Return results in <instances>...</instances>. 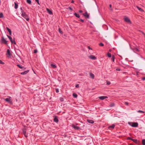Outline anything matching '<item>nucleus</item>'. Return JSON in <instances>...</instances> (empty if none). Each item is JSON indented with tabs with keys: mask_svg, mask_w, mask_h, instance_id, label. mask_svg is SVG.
<instances>
[{
	"mask_svg": "<svg viewBox=\"0 0 145 145\" xmlns=\"http://www.w3.org/2000/svg\"><path fill=\"white\" fill-rule=\"evenodd\" d=\"M21 15L22 17L25 19L27 21L29 20V19L28 17L27 14L24 11L22 12Z\"/></svg>",
	"mask_w": 145,
	"mask_h": 145,
	"instance_id": "1",
	"label": "nucleus"
},
{
	"mask_svg": "<svg viewBox=\"0 0 145 145\" xmlns=\"http://www.w3.org/2000/svg\"><path fill=\"white\" fill-rule=\"evenodd\" d=\"M4 100L6 101L7 102L10 104H12V100L11 97H9V98H7L4 99Z\"/></svg>",
	"mask_w": 145,
	"mask_h": 145,
	"instance_id": "2",
	"label": "nucleus"
},
{
	"mask_svg": "<svg viewBox=\"0 0 145 145\" xmlns=\"http://www.w3.org/2000/svg\"><path fill=\"white\" fill-rule=\"evenodd\" d=\"M131 49L134 52H140V50L138 48L136 47H131Z\"/></svg>",
	"mask_w": 145,
	"mask_h": 145,
	"instance_id": "3",
	"label": "nucleus"
},
{
	"mask_svg": "<svg viewBox=\"0 0 145 145\" xmlns=\"http://www.w3.org/2000/svg\"><path fill=\"white\" fill-rule=\"evenodd\" d=\"M23 133L25 137L27 138L28 137L27 134L26 130L25 129H23L22 130Z\"/></svg>",
	"mask_w": 145,
	"mask_h": 145,
	"instance_id": "4",
	"label": "nucleus"
},
{
	"mask_svg": "<svg viewBox=\"0 0 145 145\" xmlns=\"http://www.w3.org/2000/svg\"><path fill=\"white\" fill-rule=\"evenodd\" d=\"M124 21L128 23L131 24V22L130 21V19L127 17H126L124 18Z\"/></svg>",
	"mask_w": 145,
	"mask_h": 145,
	"instance_id": "5",
	"label": "nucleus"
},
{
	"mask_svg": "<svg viewBox=\"0 0 145 145\" xmlns=\"http://www.w3.org/2000/svg\"><path fill=\"white\" fill-rule=\"evenodd\" d=\"M72 127L76 130H78L80 129L79 127L76 126L74 125H72Z\"/></svg>",
	"mask_w": 145,
	"mask_h": 145,
	"instance_id": "6",
	"label": "nucleus"
},
{
	"mask_svg": "<svg viewBox=\"0 0 145 145\" xmlns=\"http://www.w3.org/2000/svg\"><path fill=\"white\" fill-rule=\"evenodd\" d=\"M138 125V123L137 122H134L132 123L131 126L133 127H137Z\"/></svg>",
	"mask_w": 145,
	"mask_h": 145,
	"instance_id": "7",
	"label": "nucleus"
},
{
	"mask_svg": "<svg viewBox=\"0 0 145 145\" xmlns=\"http://www.w3.org/2000/svg\"><path fill=\"white\" fill-rule=\"evenodd\" d=\"M9 40H10V41L11 42L12 44H16V42L15 41L14 39L13 40L12 39V38L11 37L10 38H9Z\"/></svg>",
	"mask_w": 145,
	"mask_h": 145,
	"instance_id": "8",
	"label": "nucleus"
},
{
	"mask_svg": "<svg viewBox=\"0 0 145 145\" xmlns=\"http://www.w3.org/2000/svg\"><path fill=\"white\" fill-rule=\"evenodd\" d=\"M1 40V41L2 42H4L5 44H7V40H5V39H4V38L3 37H2Z\"/></svg>",
	"mask_w": 145,
	"mask_h": 145,
	"instance_id": "9",
	"label": "nucleus"
},
{
	"mask_svg": "<svg viewBox=\"0 0 145 145\" xmlns=\"http://www.w3.org/2000/svg\"><path fill=\"white\" fill-rule=\"evenodd\" d=\"M83 15L84 16L86 17V18H89V16L87 12H85V13H83Z\"/></svg>",
	"mask_w": 145,
	"mask_h": 145,
	"instance_id": "10",
	"label": "nucleus"
},
{
	"mask_svg": "<svg viewBox=\"0 0 145 145\" xmlns=\"http://www.w3.org/2000/svg\"><path fill=\"white\" fill-rule=\"evenodd\" d=\"M54 121L57 123L58 122V119L57 117L56 116H55L54 119Z\"/></svg>",
	"mask_w": 145,
	"mask_h": 145,
	"instance_id": "11",
	"label": "nucleus"
},
{
	"mask_svg": "<svg viewBox=\"0 0 145 145\" xmlns=\"http://www.w3.org/2000/svg\"><path fill=\"white\" fill-rule=\"evenodd\" d=\"M89 58L91 59L95 60L96 59V57L95 56L92 55H91L89 56Z\"/></svg>",
	"mask_w": 145,
	"mask_h": 145,
	"instance_id": "12",
	"label": "nucleus"
},
{
	"mask_svg": "<svg viewBox=\"0 0 145 145\" xmlns=\"http://www.w3.org/2000/svg\"><path fill=\"white\" fill-rule=\"evenodd\" d=\"M99 98L101 100H103L107 98V97L105 96H102L100 97Z\"/></svg>",
	"mask_w": 145,
	"mask_h": 145,
	"instance_id": "13",
	"label": "nucleus"
},
{
	"mask_svg": "<svg viewBox=\"0 0 145 145\" xmlns=\"http://www.w3.org/2000/svg\"><path fill=\"white\" fill-rule=\"evenodd\" d=\"M87 121L88 122L90 123H94V121L92 120L87 119Z\"/></svg>",
	"mask_w": 145,
	"mask_h": 145,
	"instance_id": "14",
	"label": "nucleus"
},
{
	"mask_svg": "<svg viewBox=\"0 0 145 145\" xmlns=\"http://www.w3.org/2000/svg\"><path fill=\"white\" fill-rule=\"evenodd\" d=\"M115 126V125L114 124H113L112 125L109 126L108 127V129H110V128L113 129L114 128Z\"/></svg>",
	"mask_w": 145,
	"mask_h": 145,
	"instance_id": "15",
	"label": "nucleus"
},
{
	"mask_svg": "<svg viewBox=\"0 0 145 145\" xmlns=\"http://www.w3.org/2000/svg\"><path fill=\"white\" fill-rule=\"evenodd\" d=\"M29 70H27L25 71L24 72H21L20 73L22 75H24L27 74L29 72Z\"/></svg>",
	"mask_w": 145,
	"mask_h": 145,
	"instance_id": "16",
	"label": "nucleus"
},
{
	"mask_svg": "<svg viewBox=\"0 0 145 145\" xmlns=\"http://www.w3.org/2000/svg\"><path fill=\"white\" fill-rule=\"evenodd\" d=\"M46 10L47 12L49 14L52 15L53 14V13L51 10H50L48 8H47Z\"/></svg>",
	"mask_w": 145,
	"mask_h": 145,
	"instance_id": "17",
	"label": "nucleus"
},
{
	"mask_svg": "<svg viewBox=\"0 0 145 145\" xmlns=\"http://www.w3.org/2000/svg\"><path fill=\"white\" fill-rule=\"evenodd\" d=\"M6 29H7V31L9 33V34L10 35H11L12 34V31L11 30L9 29L8 27H7Z\"/></svg>",
	"mask_w": 145,
	"mask_h": 145,
	"instance_id": "18",
	"label": "nucleus"
},
{
	"mask_svg": "<svg viewBox=\"0 0 145 145\" xmlns=\"http://www.w3.org/2000/svg\"><path fill=\"white\" fill-rule=\"evenodd\" d=\"M14 8L15 9H16L18 8V5L16 2H14Z\"/></svg>",
	"mask_w": 145,
	"mask_h": 145,
	"instance_id": "19",
	"label": "nucleus"
},
{
	"mask_svg": "<svg viewBox=\"0 0 145 145\" xmlns=\"http://www.w3.org/2000/svg\"><path fill=\"white\" fill-rule=\"evenodd\" d=\"M7 54H8L9 56H11V54L10 52V51L8 49L7 50Z\"/></svg>",
	"mask_w": 145,
	"mask_h": 145,
	"instance_id": "20",
	"label": "nucleus"
},
{
	"mask_svg": "<svg viewBox=\"0 0 145 145\" xmlns=\"http://www.w3.org/2000/svg\"><path fill=\"white\" fill-rule=\"evenodd\" d=\"M90 77L92 78V79H93L94 78V75L93 73H90Z\"/></svg>",
	"mask_w": 145,
	"mask_h": 145,
	"instance_id": "21",
	"label": "nucleus"
},
{
	"mask_svg": "<svg viewBox=\"0 0 145 145\" xmlns=\"http://www.w3.org/2000/svg\"><path fill=\"white\" fill-rule=\"evenodd\" d=\"M74 15L77 18H79L80 16L79 14H77L76 12L74 13Z\"/></svg>",
	"mask_w": 145,
	"mask_h": 145,
	"instance_id": "22",
	"label": "nucleus"
},
{
	"mask_svg": "<svg viewBox=\"0 0 145 145\" xmlns=\"http://www.w3.org/2000/svg\"><path fill=\"white\" fill-rule=\"evenodd\" d=\"M137 8L138 10H139L141 12H143L144 11V10H143V9L140 8L139 7H138V6H137Z\"/></svg>",
	"mask_w": 145,
	"mask_h": 145,
	"instance_id": "23",
	"label": "nucleus"
},
{
	"mask_svg": "<svg viewBox=\"0 0 145 145\" xmlns=\"http://www.w3.org/2000/svg\"><path fill=\"white\" fill-rule=\"evenodd\" d=\"M131 140L133 141L135 143H137V139H133L132 138Z\"/></svg>",
	"mask_w": 145,
	"mask_h": 145,
	"instance_id": "24",
	"label": "nucleus"
},
{
	"mask_svg": "<svg viewBox=\"0 0 145 145\" xmlns=\"http://www.w3.org/2000/svg\"><path fill=\"white\" fill-rule=\"evenodd\" d=\"M111 59L112 61L114 62V61L115 56L114 55H112V56Z\"/></svg>",
	"mask_w": 145,
	"mask_h": 145,
	"instance_id": "25",
	"label": "nucleus"
},
{
	"mask_svg": "<svg viewBox=\"0 0 145 145\" xmlns=\"http://www.w3.org/2000/svg\"><path fill=\"white\" fill-rule=\"evenodd\" d=\"M72 95H73V97H74V98H77V94H76V93H73V94H72Z\"/></svg>",
	"mask_w": 145,
	"mask_h": 145,
	"instance_id": "26",
	"label": "nucleus"
},
{
	"mask_svg": "<svg viewBox=\"0 0 145 145\" xmlns=\"http://www.w3.org/2000/svg\"><path fill=\"white\" fill-rule=\"evenodd\" d=\"M115 105V104L114 103H111V104H110L109 105V106L110 107H113V106H114Z\"/></svg>",
	"mask_w": 145,
	"mask_h": 145,
	"instance_id": "27",
	"label": "nucleus"
},
{
	"mask_svg": "<svg viewBox=\"0 0 145 145\" xmlns=\"http://www.w3.org/2000/svg\"><path fill=\"white\" fill-rule=\"evenodd\" d=\"M27 2L29 4H31V0H26Z\"/></svg>",
	"mask_w": 145,
	"mask_h": 145,
	"instance_id": "28",
	"label": "nucleus"
},
{
	"mask_svg": "<svg viewBox=\"0 0 145 145\" xmlns=\"http://www.w3.org/2000/svg\"><path fill=\"white\" fill-rule=\"evenodd\" d=\"M51 66L53 68H56L57 67V66L53 64H51Z\"/></svg>",
	"mask_w": 145,
	"mask_h": 145,
	"instance_id": "29",
	"label": "nucleus"
},
{
	"mask_svg": "<svg viewBox=\"0 0 145 145\" xmlns=\"http://www.w3.org/2000/svg\"><path fill=\"white\" fill-rule=\"evenodd\" d=\"M107 56L108 57H111V54L110 53H108L107 54Z\"/></svg>",
	"mask_w": 145,
	"mask_h": 145,
	"instance_id": "30",
	"label": "nucleus"
},
{
	"mask_svg": "<svg viewBox=\"0 0 145 145\" xmlns=\"http://www.w3.org/2000/svg\"><path fill=\"white\" fill-rule=\"evenodd\" d=\"M142 143L143 145H145V139H143L142 140Z\"/></svg>",
	"mask_w": 145,
	"mask_h": 145,
	"instance_id": "31",
	"label": "nucleus"
},
{
	"mask_svg": "<svg viewBox=\"0 0 145 145\" xmlns=\"http://www.w3.org/2000/svg\"><path fill=\"white\" fill-rule=\"evenodd\" d=\"M3 15L2 13H0V18H3Z\"/></svg>",
	"mask_w": 145,
	"mask_h": 145,
	"instance_id": "32",
	"label": "nucleus"
},
{
	"mask_svg": "<svg viewBox=\"0 0 145 145\" xmlns=\"http://www.w3.org/2000/svg\"><path fill=\"white\" fill-rule=\"evenodd\" d=\"M106 84L107 85H110V84L111 83L109 81L107 80L106 81Z\"/></svg>",
	"mask_w": 145,
	"mask_h": 145,
	"instance_id": "33",
	"label": "nucleus"
},
{
	"mask_svg": "<svg viewBox=\"0 0 145 145\" xmlns=\"http://www.w3.org/2000/svg\"><path fill=\"white\" fill-rule=\"evenodd\" d=\"M58 30H59V32L60 33H61V34H62L63 33V32L61 31V29H60V28H59V29Z\"/></svg>",
	"mask_w": 145,
	"mask_h": 145,
	"instance_id": "34",
	"label": "nucleus"
},
{
	"mask_svg": "<svg viewBox=\"0 0 145 145\" xmlns=\"http://www.w3.org/2000/svg\"><path fill=\"white\" fill-rule=\"evenodd\" d=\"M59 99L60 101L61 102H63L64 101V98L63 97H60Z\"/></svg>",
	"mask_w": 145,
	"mask_h": 145,
	"instance_id": "35",
	"label": "nucleus"
},
{
	"mask_svg": "<svg viewBox=\"0 0 145 145\" xmlns=\"http://www.w3.org/2000/svg\"><path fill=\"white\" fill-rule=\"evenodd\" d=\"M138 112H139V113H144L145 112L143 111H142V110H139L138 111Z\"/></svg>",
	"mask_w": 145,
	"mask_h": 145,
	"instance_id": "36",
	"label": "nucleus"
},
{
	"mask_svg": "<svg viewBox=\"0 0 145 145\" xmlns=\"http://www.w3.org/2000/svg\"><path fill=\"white\" fill-rule=\"evenodd\" d=\"M67 9H69V10L72 11L73 10L70 7H69L68 8H67Z\"/></svg>",
	"mask_w": 145,
	"mask_h": 145,
	"instance_id": "37",
	"label": "nucleus"
},
{
	"mask_svg": "<svg viewBox=\"0 0 145 145\" xmlns=\"http://www.w3.org/2000/svg\"><path fill=\"white\" fill-rule=\"evenodd\" d=\"M99 45L100 46H104V44L102 42H101L100 43Z\"/></svg>",
	"mask_w": 145,
	"mask_h": 145,
	"instance_id": "38",
	"label": "nucleus"
},
{
	"mask_svg": "<svg viewBox=\"0 0 145 145\" xmlns=\"http://www.w3.org/2000/svg\"><path fill=\"white\" fill-rule=\"evenodd\" d=\"M0 64H4V63L0 59Z\"/></svg>",
	"mask_w": 145,
	"mask_h": 145,
	"instance_id": "39",
	"label": "nucleus"
},
{
	"mask_svg": "<svg viewBox=\"0 0 145 145\" xmlns=\"http://www.w3.org/2000/svg\"><path fill=\"white\" fill-rule=\"evenodd\" d=\"M17 66L20 68L22 69V67L20 65L18 64L17 65Z\"/></svg>",
	"mask_w": 145,
	"mask_h": 145,
	"instance_id": "40",
	"label": "nucleus"
},
{
	"mask_svg": "<svg viewBox=\"0 0 145 145\" xmlns=\"http://www.w3.org/2000/svg\"><path fill=\"white\" fill-rule=\"evenodd\" d=\"M35 1L37 3V4L40 5V3H39V0H35Z\"/></svg>",
	"mask_w": 145,
	"mask_h": 145,
	"instance_id": "41",
	"label": "nucleus"
},
{
	"mask_svg": "<svg viewBox=\"0 0 145 145\" xmlns=\"http://www.w3.org/2000/svg\"><path fill=\"white\" fill-rule=\"evenodd\" d=\"M37 50L35 49V50H34V52H33L34 53L36 54V53H37Z\"/></svg>",
	"mask_w": 145,
	"mask_h": 145,
	"instance_id": "42",
	"label": "nucleus"
},
{
	"mask_svg": "<svg viewBox=\"0 0 145 145\" xmlns=\"http://www.w3.org/2000/svg\"><path fill=\"white\" fill-rule=\"evenodd\" d=\"M75 87L76 88H79V85L78 84H77L75 86Z\"/></svg>",
	"mask_w": 145,
	"mask_h": 145,
	"instance_id": "43",
	"label": "nucleus"
},
{
	"mask_svg": "<svg viewBox=\"0 0 145 145\" xmlns=\"http://www.w3.org/2000/svg\"><path fill=\"white\" fill-rule=\"evenodd\" d=\"M127 140H131V139H132V138H131V137H128L127 138Z\"/></svg>",
	"mask_w": 145,
	"mask_h": 145,
	"instance_id": "44",
	"label": "nucleus"
},
{
	"mask_svg": "<svg viewBox=\"0 0 145 145\" xmlns=\"http://www.w3.org/2000/svg\"><path fill=\"white\" fill-rule=\"evenodd\" d=\"M116 70L117 71H120L121 70V69L119 68H117L116 69Z\"/></svg>",
	"mask_w": 145,
	"mask_h": 145,
	"instance_id": "45",
	"label": "nucleus"
},
{
	"mask_svg": "<svg viewBox=\"0 0 145 145\" xmlns=\"http://www.w3.org/2000/svg\"><path fill=\"white\" fill-rule=\"evenodd\" d=\"M56 93H58L59 92V90L58 89H56Z\"/></svg>",
	"mask_w": 145,
	"mask_h": 145,
	"instance_id": "46",
	"label": "nucleus"
},
{
	"mask_svg": "<svg viewBox=\"0 0 145 145\" xmlns=\"http://www.w3.org/2000/svg\"><path fill=\"white\" fill-rule=\"evenodd\" d=\"M20 9L21 10V13L24 12L22 8V7H21L20 8Z\"/></svg>",
	"mask_w": 145,
	"mask_h": 145,
	"instance_id": "47",
	"label": "nucleus"
},
{
	"mask_svg": "<svg viewBox=\"0 0 145 145\" xmlns=\"http://www.w3.org/2000/svg\"><path fill=\"white\" fill-rule=\"evenodd\" d=\"M125 104L126 105H128V104H129V103L127 102H125Z\"/></svg>",
	"mask_w": 145,
	"mask_h": 145,
	"instance_id": "48",
	"label": "nucleus"
},
{
	"mask_svg": "<svg viewBox=\"0 0 145 145\" xmlns=\"http://www.w3.org/2000/svg\"><path fill=\"white\" fill-rule=\"evenodd\" d=\"M88 48L89 49V50H92V49L91 48L90 46H88Z\"/></svg>",
	"mask_w": 145,
	"mask_h": 145,
	"instance_id": "49",
	"label": "nucleus"
},
{
	"mask_svg": "<svg viewBox=\"0 0 145 145\" xmlns=\"http://www.w3.org/2000/svg\"><path fill=\"white\" fill-rule=\"evenodd\" d=\"M142 80H145V77H143V78H142Z\"/></svg>",
	"mask_w": 145,
	"mask_h": 145,
	"instance_id": "50",
	"label": "nucleus"
},
{
	"mask_svg": "<svg viewBox=\"0 0 145 145\" xmlns=\"http://www.w3.org/2000/svg\"><path fill=\"white\" fill-rule=\"evenodd\" d=\"M79 12H80V13H82L83 11L82 10H80L79 11Z\"/></svg>",
	"mask_w": 145,
	"mask_h": 145,
	"instance_id": "51",
	"label": "nucleus"
},
{
	"mask_svg": "<svg viewBox=\"0 0 145 145\" xmlns=\"http://www.w3.org/2000/svg\"><path fill=\"white\" fill-rule=\"evenodd\" d=\"M25 67H22V69H23V70H24L25 69Z\"/></svg>",
	"mask_w": 145,
	"mask_h": 145,
	"instance_id": "52",
	"label": "nucleus"
},
{
	"mask_svg": "<svg viewBox=\"0 0 145 145\" xmlns=\"http://www.w3.org/2000/svg\"><path fill=\"white\" fill-rule=\"evenodd\" d=\"M80 20L82 22H84V20L82 19H80Z\"/></svg>",
	"mask_w": 145,
	"mask_h": 145,
	"instance_id": "53",
	"label": "nucleus"
},
{
	"mask_svg": "<svg viewBox=\"0 0 145 145\" xmlns=\"http://www.w3.org/2000/svg\"><path fill=\"white\" fill-rule=\"evenodd\" d=\"M7 36L9 38H9H10L11 37L10 36L8 35H7Z\"/></svg>",
	"mask_w": 145,
	"mask_h": 145,
	"instance_id": "54",
	"label": "nucleus"
},
{
	"mask_svg": "<svg viewBox=\"0 0 145 145\" xmlns=\"http://www.w3.org/2000/svg\"><path fill=\"white\" fill-rule=\"evenodd\" d=\"M141 32H142V34L143 35H145V33H144L142 31Z\"/></svg>",
	"mask_w": 145,
	"mask_h": 145,
	"instance_id": "55",
	"label": "nucleus"
},
{
	"mask_svg": "<svg viewBox=\"0 0 145 145\" xmlns=\"http://www.w3.org/2000/svg\"><path fill=\"white\" fill-rule=\"evenodd\" d=\"M109 7H110V8H111L112 7V5H111L110 4L109 5Z\"/></svg>",
	"mask_w": 145,
	"mask_h": 145,
	"instance_id": "56",
	"label": "nucleus"
},
{
	"mask_svg": "<svg viewBox=\"0 0 145 145\" xmlns=\"http://www.w3.org/2000/svg\"><path fill=\"white\" fill-rule=\"evenodd\" d=\"M74 1L73 0H72V1H71V3H74Z\"/></svg>",
	"mask_w": 145,
	"mask_h": 145,
	"instance_id": "57",
	"label": "nucleus"
},
{
	"mask_svg": "<svg viewBox=\"0 0 145 145\" xmlns=\"http://www.w3.org/2000/svg\"><path fill=\"white\" fill-rule=\"evenodd\" d=\"M129 145H133V144H130Z\"/></svg>",
	"mask_w": 145,
	"mask_h": 145,
	"instance_id": "58",
	"label": "nucleus"
},
{
	"mask_svg": "<svg viewBox=\"0 0 145 145\" xmlns=\"http://www.w3.org/2000/svg\"><path fill=\"white\" fill-rule=\"evenodd\" d=\"M109 51H110H110H111V50L110 49V50H109Z\"/></svg>",
	"mask_w": 145,
	"mask_h": 145,
	"instance_id": "59",
	"label": "nucleus"
},
{
	"mask_svg": "<svg viewBox=\"0 0 145 145\" xmlns=\"http://www.w3.org/2000/svg\"><path fill=\"white\" fill-rule=\"evenodd\" d=\"M76 125H78V124H76Z\"/></svg>",
	"mask_w": 145,
	"mask_h": 145,
	"instance_id": "60",
	"label": "nucleus"
}]
</instances>
